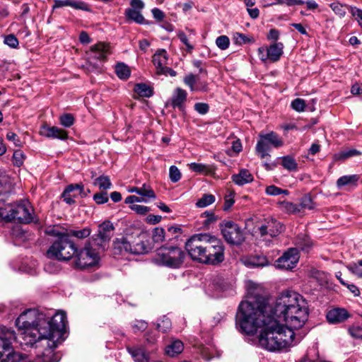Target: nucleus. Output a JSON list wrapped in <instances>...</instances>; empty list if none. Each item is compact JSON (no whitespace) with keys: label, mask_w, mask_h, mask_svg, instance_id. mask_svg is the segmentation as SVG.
<instances>
[{"label":"nucleus","mask_w":362,"mask_h":362,"mask_svg":"<svg viewBox=\"0 0 362 362\" xmlns=\"http://www.w3.org/2000/svg\"><path fill=\"white\" fill-rule=\"evenodd\" d=\"M246 286L247 300L240 303L236 315V324L240 330L252 334L262 328L259 344L270 351L296 344L293 329L302 327L308 320L307 300L296 291H286L277 298L274 305H271L262 285L248 281Z\"/></svg>","instance_id":"nucleus-1"},{"label":"nucleus","mask_w":362,"mask_h":362,"mask_svg":"<svg viewBox=\"0 0 362 362\" xmlns=\"http://www.w3.org/2000/svg\"><path fill=\"white\" fill-rule=\"evenodd\" d=\"M66 316L64 312H58L52 317L36 309H28L20 315L16 320L18 328L21 346H33L37 341L47 337H60V332L65 329Z\"/></svg>","instance_id":"nucleus-2"},{"label":"nucleus","mask_w":362,"mask_h":362,"mask_svg":"<svg viewBox=\"0 0 362 362\" xmlns=\"http://www.w3.org/2000/svg\"><path fill=\"white\" fill-rule=\"evenodd\" d=\"M0 216L7 221L17 220L22 223L38 222V218L34 214L33 207L26 200L5 204L0 207Z\"/></svg>","instance_id":"nucleus-3"},{"label":"nucleus","mask_w":362,"mask_h":362,"mask_svg":"<svg viewBox=\"0 0 362 362\" xmlns=\"http://www.w3.org/2000/svg\"><path fill=\"white\" fill-rule=\"evenodd\" d=\"M48 233L58 239L48 249L47 256L61 261L72 258L76 253V247L74 242L69 239L67 234L56 228L51 229Z\"/></svg>","instance_id":"nucleus-4"},{"label":"nucleus","mask_w":362,"mask_h":362,"mask_svg":"<svg viewBox=\"0 0 362 362\" xmlns=\"http://www.w3.org/2000/svg\"><path fill=\"white\" fill-rule=\"evenodd\" d=\"M19 340L12 328L0 326V362H21L25 359V356L14 351L12 346Z\"/></svg>","instance_id":"nucleus-5"},{"label":"nucleus","mask_w":362,"mask_h":362,"mask_svg":"<svg viewBox=\"0 0 362 362\" xmlns=\"http://www.w3.org/2000/svg\"><path fill=\"white\" fill-rule=\"evenodd\" d=\"M185 253L177 246H162L157 249L153 261L156 264L172 269L180 268L184 263Z\"/></svg>","instance_id":"nucleus-6"},{"label":"nucleus","mask_w":362,"mask_h":362,"mask_svg":"<svg viewBox=\"0 0 362 362\" xmlns=\"http://www.w3.org/2000/svg\"><path fill=\"white\" fill-rule=\"evenodd\" d=\"M148 251V246L139 237L135 238L132 235H126L117 238L113 241L114 255H141L147 253Z\"/></svg>","instance_id":"nucleus-7"},{"label":"nucleus","mask_w":362,"mask_h":362,"mask_svg":"<svg viewBox=\"0 0 362 362\" xmlns=\"http://www.w3.org/2000/svg\"><path fill=\"white\" fill-rule=\"evenodd\" d=\"M209 233H199L192 235L185 243V250L194 261L204 264L209 241Z\"/></svg>","instance_id":"nucleus-8"},{"label":"nucleus","mask_w":362,"mask_h":362,"mask_svg":"<svg viewBox=\"0 0 362 362\" xmlns=\"http://www.w3.org/2000/svg\"><path fill=\"white\" fill-rule=\"evenodd\" d=\"M224 240L230 245H240L245 241L241 227L233 221H223L219 225Z\"/></svg>","instance_id":"nucleus-9"},{"label":"nucleus","mask_w":362,"mask_h":362,"mask_svg":"<svg viewBox=\"0 0 362 362\" xmlns=\"http://www.w3.org/2000/svg\"><path fill=\"white\" fill-rule=\"evenodd\" d=\"M114 230L115 227L110 221H105L100 223L97 233L91 238L92 245L97 247L98 251H105L109 247Z\"/></svg>","instance_id":"nucleus-10"},{"label":"nucleus","mask_w":362,"mask_h":362,"mask_svg":"<svg viewBox=\"0 0 362 362\" xmlns=\"http://www.w3.org/2000/svg\"><path fill=\"white\" fill-rule=\"evenodd\" d=\"M209 238L204 264L216 265L224 260V245L222 240L214 235L210 234Z\"/></svg>","instance_id":"nucleus-11"},{"label":"nucleus","mask_w":362,"mask_h":362,"mask_svg":"<svg viewBox=\"0 0 362 362\" xmlns=\"http://www.w3.org/2000/svg\"><path fill=\"white\" fill-rule=\"evenodd\" d=\"M93 248L91 243H86L84 248L77 252L74 261L75 267L80 269H86L95 266L99 261L98 252Z\"/></svg>","instance_id":"nucleus-12"},{"label":"nucleus","mask_w":362,"mask_h":362,"mask_svg":"<svg viewBox=\"0 0 362 362\" xmlns=\"http://www.w3.org/2000/svg\"><path fill=\"white\" fill-rule=\"evenodd\" d=\"M283 145V141L275 133L271 132L264 135H261L256 146V151L259 157L263 159L267 156H269L268 151H270L271 146L275 148L280 147Z\"/></svg>","instance_id":"nucleus-13"},{"label":"nucleus","mask_w":362,"mask_h":362,"mask_svg":"<svg viewBox=\"0 0 362 362\" xmlns=\"http://www.w3.org/2000/svg\"><path fill=\"white\" fill-rule=\"evenodd\" d=\"M65 329H62L60 332V337H43L47 340V348L40 356L41 362H59L61 359V354L59 353L54 352V349H56L59 344L64 341L63 335Z\"/></svg>","instance_id":"nucleus-14"},{"label":"nucleus","mask_w":362,"mask_h":362,"mask_svg":"<svg viewBox=\"0 0 362 362\" xmlns=\"http://www.w3.org/2000/svg\"><path fill=\"white\" fill-rule=\"evenodd\" d=\"M284 226L279 221L272 218L264 219V222L258 228L262 237L269 235L272 238L278 236L284 231Z\"/></svg>","instance_id":"nucleus-15"},{"label":"nucleus","mask_w":362,"mask_h":362,"mask_svg":"<svg viewBox=\"0 0 362 362\" xmlns=\"http://www.w3.org/2000/svg\"><path fill=\"white\" fill-rule=\"evenodd\" d=\"M299 259L296 248H290L276 260V267L280 269H291L296 267Z\"/></svg>","instance_id":"nucleus-16"},{"label":"nucleus","mask_w":362,"mask_h":362,"mask_svg":"<svg viewBox=\"0 0 362 362\" xmlns=\"http://www.w3.org/2000/svg\"><path fill=\"white\" fill-rule=\"evenodd\" d=\"M350 317L349 313L346 309L341 308L331 309L326 315L328 322L332 325L342 323Z\"/></svg>","instance_id":"nucleus-17"},{"label":"nucleus","mask_w":362,"mask_h":362,"mask_svg":"<svg viewBox=\"0 0 362 362\" xmlns=\"http://www.w3.org/2000/svg\"><path fill=\"white\" fill-rule=\"evenodd\" d=\"M83 191L82 184H71L68 185L62 193L64 202L69 204L75 203V198L80 195Z\"/></svg>","instance_id":"nucleus-18"},{"label":"nucleus","mask_w":362,"mask_h":362,"mask_svg":"<svg viewBox=\"0 0 362 362\" xmlns=\"http://www.w3.org/2000/svg\"><path fill=\"white\" fill-rule=\"evenodd\" d=\"M187 93L186 90L180 88H176L173 92L170 100L168 102L173 108H178L183 110L185 103L187 100Z\"/></svg>","instance_id":"nucleus-19"},{"label":"nucleus","mask_w":362,"mask_h":362,"mask_svg":"<svg viewBox=\"0 0 362 362\" xmlns=\"http://www.w3.org/2000/svg\"><path fill=\"white\" fill-rule=\"evenodd\" d=\"M127 351L135 362H149V354L142 346H128Z\"/></svg>","instance_id":"nucleus-20"},{"label":"nucleus","mask_w":362,"mask_h":362,"mask_svg":"<svg viewBox=\"0 0 362 362\" xmlns=\"http://www.w3.org/2000/svg\"><path fill=\"white\" fill-rule=\"evenodd\" d=\"M168 60V53L165 49L158 50L153 56V63L156 68L157 74H160L167 66Z\"/></svg>","instance_id":"nucleus-21"},{"label":"nucleus","mask_w":362,"mask_h":362,"mask_svg":"<svg viewBox=\"0 0 362 362\" xmlns=\"http://www.w3.org/2000/svg\"><path fill=\"white\" fill-rule=\"evenodd\" d=\"M64 6H70L73 8L83 11L88 10V5L86 3L74 0H54L52 9L54 10Z\"/></svg>","instance_id":"nucleus-22"},{"label":"nucleus","mask_w":362,"mask_h":362,"mask_svg":"<svg viewBox=\"0 0 362 362\" xmlns=\"http://www.w3.org/2000/svg\"><path fill=\"white\" fill-rule=\"evenodd\" d=\"M284 45L281 42H275L267 47V55L269 61L276 62L279 60L283 54Z\"/></svg>","instance_id":"nucleus-23"},{"label":"nucleus","mask_w":362,"mask_h":362,"mask_svg":"<svg viewBox=\"0 0 362 362\" xmlns=\"http://www.w3.org/2000/svg\"><path fill=\"white\" fill-rule=\"evenodd\" d=\"M11 189L12 185L9 177L6 175H0V204L8 199Z\"/></svg>","instance_id":"nucleus-24"},{"label":"nucleus","mask_w":362,"mask_h":362,"mask_svg":"<svg viewBox=\"0 0 362 362\" xmlns=\"http://www.w3.org/2000/svg\"><path fill=\"white\" fill-rule=\"evenodd\" d=\"M253 179V175L247 169H241L238 174L232 176V180L240 186L252 182Z\"/></svg>","instance_id":"nucleus-25"},{"label":"nucleus","mask_w":362,"mask_h":362,"mask_svg":"<svg viewBox=\"0 0 362 362\" xmlns=\"http://www.w3.org/2000/svg\"><path fill=\"white\" fill-rule=\"evenodd\" d=\"M90 51L94 58L103 60L110 54V47L104 43H98L92 46Z\"/></svg>","instance_id":"nucleus-26"},{"label":"nucleus","mask_w":362,"mask_h":362,"mask_svg":"<svg viewBox=\"0 0 362 362\" xmlns=\"http://www.w3.org/2000/svg\"><path fill=\"white\" fill-rule=\"evenodd\" d=\"M196 82L197 77L192 74H189L184 78L185 84L189 86L192 92L206 90L207 85L206 83H200L197 86H195Z\"/></svg>","instance_id":"nucleus-27"},{"label":"nucleus","mask_w":362,"mask_h":362,"mask_svg":"<svg viewBox=\"0 0 362 362\" xmlns=\"http://www.w3.org/2000/svg\"><path fill=\"white\" fill-rule=\"evenodd\" d=\"M44 135L48 138L65 140L68 137L67 132L59 127H52L44 128Z\"/></svg>","instance_id":"nucleus-28"},{"label":"nucleus","mask_w":362,"mask_h":362,"mask_svg":"<svg viewBox=\"0 0 362 362\" xmlns=\"http://www.w3.org/2000/svg\"><path fill=\"white\" fill-rule=\"evenodd\" d=\"M189 168L195 173L202 175H211L214 173V168L212 165L198 163H191L188 164Z\"/></svg>","instance_id":"nucleus-29"},{"label":"nucleus","mask_w":362,"mask_h":362,"mask_svg":"<svg viewBox=\"0 0 362 362\" xmlns=\"http://www.w3.org/2000/svg\"><path fill=\"white\" fill-rule=\"evenodd\" d=\"M184 344L180 340H174L165 348V353L170 357H174L182 352Z\"/></svg>","instance_id":"nucleus-30"},{"label":"nucleus","mask_w":362,"mask_h":362,"mask_svg":"<svg viewBox=\"0 0 362 362\" xmlns=\"http://www.w3.org/2000/svg\"><path fill=\"white\" fill-rule=\"evenodd\" d=\"M245 264L251 267H262L268 264V260L264 256L255 255L248 257Z\"/></svg>","instance_id":"nucleus-31"},{"label":"nucleus","mask_w":362,"mask_h":362,"mask_svg":"<svg viewBox=\"0 0 362 362\" xmlns=\"http://www.w3.org/2000/svg\"><path fill=\"white\" fill-rule=\"evenodd\" d=\"M141 11L136 10L134 8H127L125 11V16L128 20L134 21L138 24H144L145 18L142 16Z\"/></svg>","instance_id":"nucleus-32"},{"label":"nucleus","mask_w":362,"mask_h":362,"mask_svg":"<svg viewBox=\"0 0 362 362\" xmlns=\"http://www.w3.org/2000/svg\"><path fill=\"white\" fill-rule=\"evenodd\" d=\"M62 231L64 233L67 234V237L69 238L71 236L76 237L78 239H83L87 237H88L90 235L91 230L89 228H84L81 230H68V229H63Z\"/></svg>","instance_id":"nucleus-33"},{"label":"nucleus","mask_w":362,"mask_h":362,"mask_svg":"<svg viewBox=\"0 0 362 362\" xmlns=\"http://www.w3.org/2000/svg\"><path fill=\"white\" fill-rule=\"evenodd\" d=\"M296 245L301 250L308 251L310 248L312 243L308 236L304 234H300L296 238Z\"/></svg>","instance_id":"nucleus-34"},{"label":"nucleus","mask_w":362,"mask_h":362,"mask_svg":"<svg viewBox=\"0 0 362 362\" xmlns=\"http://www.w3.org/2000/svg\"><path fill=\"white\" fill-rule=\"evenodd\" d=\"M279 208L288 214H296L300 211V206L298 204L289 202H279L278 203Z\"/></svg>","instance_id":"nucleus-35"},{"label":"nucleus","mask_w":362,"mask_h":362,"mask_svg":"<svg viewBox=\"0 0 362 362\" xmlns=\"http://www.w3.org/2000/svg\"><path fill=\"white\" fill-rule=\"evenodd\" d=\"M115 73L120 79L127 80L129 77L131 71L127 65L124 63H118L115 66Z\"/></svg>","instance_id":"nucleus-36"},{"label":"nucleus","mask_w":362,"mask_h":362,"mask_svg":"<svg viewBox=\"0 0 362 362\" xmlns=\"http://www.w3.org/2000/svg\"><path fill=\"white\" fill-rule=\"evenodd\" d=\"M134 91L141 97L149 98L153 95L151 87L145 83L136 84Z\"/></svg>","instance_id":"nucleus-37"},{"label":"nucleus","mask_w":362,"mask_h":362,"mask_svg":"<svg viewBox=\"0 0 362 362\" xmlns=\"http://www.w3.org/2000/svg\"><path fill=\"white\" fill-rule=\"evenodd\" d=\"M139 189H140L139 195L141 196V198L147 199V202L156 197L152 187L147 183H144L141 187H139Z\"/></svg>","instance_id":"nucleus-38"},{"label":"nucleus","mask_w":362,"mask_h":362,"mask_svg":"<svg viewBox=\"0 0 362 362\" xmlns=\"http://www.w3.org/2000/svg\"><path fill=\"white\" fill-rule=\"evenodd\" d=\"M94 185L102 190H107L112 186L110 178L105 175H101L97 177L94 181Z\"/></svg>","instance_id":"nucleus-39"},{"label":"nucleus","mask_w":362,"mask_h":362,"mask_svg":"<svg viewBox=\"0 0 362 362\" xmlns=\"http://www.w3.org/2000/svg\"><path fill=\"white\" fill-rule=\"evenodd\" d=\"M233 40L235 44L242 45L247 43L254 42L255 40L252 37H249L245 34L235 33L233 35Z\"/></svg>","instance_id":"nucleus-40"},{"label":"nucleus","mask_w":362,"mask_h":362,"mask_svg":"<svg viewBox=\"0 0 362 362\" xmlns=\"http://www.w3.org/2000/svg\"><path fill=\"white\" fill-rule=\"evenodd\" d=\"M282 159V165L284 168L288 170L293 171L297 169V163L293 158L289 156H283Z\"/></svg>","instance_id":"nucleus-41"},{"label":"nucleus","mask_w":362,"mask_h":362,"mask_svg":"<svg viewBox=\"0 0 362 362\" xmlns=\"http://www.w3.org/2000/svg\"><path fill=\"white\" fill-rule=\"evenodd\" d=\"M215 202V197L212 194H204L196 203L199 208L206 207Z\"/></svg>","instance_id":"nucleus-42"},{"label":"nucleus","mask_w":362,"mask_h":362,"mask_svg":"<svg viewBox=\"0 0 362 362\" xmlns=\"http://www.w3.org/2000/svg\"><path fill=\"white\" fill-rule=\"evenodd\" d=\"M265 192L270 196H278L280 194L288 195L289 194L287 189H283L275 185L268 186L265 189Z\"/></svg>","instance_id":"nucleus-43"},{"label":"nucleus","mask_w":362,"mask_h":362,"mask_svg":"<svg viewBox=\"0 0 362 362\" xmlns=\"http://www.w3.org/2000/svg\"><path fill=\"white\" fill-rule=\"evenodd\" d=\"M347 268L351 273L358 277L362 278V259L349 264Z\"/></svg>","instance_id":"nucleus-44"},{"label":"nucleus","mask_w":362,"mask_h":362,"mask_svg":"<svg viewBox=\"0 0 362 362\" xmlns=\"http://www.w3.org/2000/svg\"><path fill=\"white\" fill-rule=\"evenodd\" d=\"M349 334L354 339H362V327L353 325L348 328Z\"/></svg>","instance_id":"nucleus-45"},{"label":"nucleus","mask_w":362,"mask_h":362,"mask_svg":"<svg viewBox=\"0 0 362 362\" xmlns=\"http://www.w3.org/2000/svg\"><path fill=\"white\" fill-rule=\"evenodd\" d=\"M300 209H313L315 208V204L313 202V199L310 195H305L301 198L300 205Z\"/></svg>","instance_id":"nucleus-46"},{"label":"nucleus","mask_w":362,"mask_h":362,"mask_svg":"<svg viewBox=\"0 0 362 362\" xmlns=\"http://www.w3.org/2000/svg\"><path fill=\"white\" fill-rule=\"evenodd\" d=\"M330 8L332 10L339 16V17L342 18L346 14V11L344 9V7L346 6V5H342L339 2H333L329 4Z\"/></svg>","instance_id":"nucleus-47"},{"label":"nucleus","mask_w":362,"mask_h":362,"mask_svg":"<svg viewBox=\"0 0 362 362\" xmlns=\"http://www.w3.org/2000/svg\"><path fill=\"white\" fill-rule=\"evenodd\" d=\"M216 45L221 50H225L229 47L230 40L226 35H221L216 38Z\"/></svg>","instance_id":"nucleus-48"},{"label":"nucleus","mask_w":362,"mask_h":362,"mask_svg":"<svg viewBox=\"0 0 362 362\" xmlns=\"http://www.w3.org/2000/svg\"><path fill=\"white\" fill-rule=\"evenodd\" d=\"M356 180L357 179L356 175L342 176L337 180V185L338 187H341L343 186L355 182Z\"/></svg>","instance_id":"nucleus-49"},{"label":"nucleus","mask_w":362,"mask_h":362,"mask_svg":"<svg viewBox=\"0 0 362 362\" xmlns=\"http://www.w3.org/2000/svg\"><path fill=\"white\" fill-rule=\"evenodd\" d=\"M165 231L163 228H156L153 232V238L154 242H163L165 239Z\"/></svg>","instance_id":"nucleus-50"},{"label":"nucleus","mask_w":362,"mask_h":362,"mask_svg":"<svg viewBox=\"0 0 362 362\" xmlns=\"http://www.w3.org/2000/svg\"><path fill=\"white\" fill-rule=\"evenodd\" d=\"M177 37L180 40V41L186 46L187 51L188 52H192L194 49V45L189 42L188 37L186 34L182 31H179L177 33Z\"/></svg>","instance_id":"nucleus-51"},{"label":"nucleus","mask_w":362,"mask_h":362,"mask_svg":"<svg viewBox=\"0 0 362 362\" xmlns=\"http://www.w3.org/2000/svg\"><path fill=\"white\" fill-rule=\"evenodd\" d=\"M171 321L169 318L163 317V319L157 324V329L163 332H166L171 328Z\"/></svg>","instance_id":"nucleus-52"},{"label":"nucleus","mask_w":362,"mask_h":362,"mask_svg":"<svg viewBox=\"0 0 362 362\" xmlns=\"http://www.w3.org/2000/svg\"><path fill=\"white\" fill-rule=\"evenodd\" d=\"M169 177L173 182H177L181 178V173L176 166L172 165L169 169Z\"/></svg>","instance_id":"nucleus-53"},{"label":"nucleus","mask_w":362,"mask_h":362,"mask_svg":"<svg viewBox=\"0 0 362 362\" xmlns=\"http://www.w3.org/2000/svg\"><path fill=\"white\" fill-rule=\"evenodd\" d=\"M74 122V116L71 114H64L60 117V123L65 127H70Z\"/></svg>","instance_id":"nucleus-54"},{"label":"nucleus","mask_w":362,"mask_h":362,"mask_svg":"<svg viewBox=\"0 0 362 362\" xmlns=\"http://www.w3.org/2000/svg\"><path fill=\"white\" fill-rule=\"evenodd\" d=\"M349 11L351 15L358 23V25L362 28V10L355 6H349Z\"/></svg>","instance_id":"nucleus-55"},{"label":"nucleus","mask_w":362,"mask_h":362,"mask_svg":"<svg viewBox=\"0 0 362 362\" xmlns=\"http://www.w3.org/2000/svg\"><path fill=\"white\" fill-rule=\"evenodd\" d=\"M291 107L297 112H303L305 107V100L301 98H296L292 101Z\"/></svg>","instance_id":"nucleus-56"},{"label":"nucleus","mask_w":362,"mask_h":362,"mask_svg":"<svg viewBox=\"0 0 362 362\" xmlns=\"http://www.w3.org/2000/svg\"><path fill=\"white\" fill-rule=\"evenodd\" d=\"M24 154L21 150H17L13 153V159L15 165L20 167L24 161Z\"/></svg>","instance_id":"nucleus-57"},{"label":"nucleus","mask_w":362,"mask_h":362,"mask_svg":"<svg viewBox=\"0 0 362 362\" xmlns=\"http://www.w3.org/2000/svg\"><path fill=\"white\" fill-rule=\"evenodd\" d=\"M4 42L11 48H16L18 46V40L13 34L6 36Z\"/></svg>","instance_id":"nucleus-58"},{"label":"nucleus","mask_w":362,"mask_h":362,"mask_svg":"<svg viewBox=\"0 0 362 362\" xmlns=\"http://www.w3.org/2000/svg\"><path fill=\"white\" fill-rule=\"evenodd\" d=\"M108 197L107 192L96 193L93 195V200L98 204H103L108 202Z\"/></svg>","instance_id":"nucleus-59"},{"label":"nucleus","mask_w":362,"mask_h":362,"mask_svg":"<svg viewBox=\"0 0 362 362\" xmlns=\"http://www.w3.org/2000/svg\"><path fill=\"white\" fill-rule=\"evenodd\" d=\"M130 209L140 215H144L150 211L149 207L139 204H132L130 206Z\"/></svg>","instance_id":"nucleus-60"},{"label":"nucleus","mask_w":362,"mask_h":362,"mask_svg":"<svg viewBox=\"0 0 362 362\" xmlns=\"http://www.w3.org/2000/svg\"><path fill=\"white\" fill-rule=\"evenodd\" d=\"M147 327H148L147 322L144 320H136L132 325V328H133L134 332H140V331L143 332L147 328Z\"/></svg>","instance_id":"nucleus-61"},{"label":"nucleus","mask_w":362,"mask_h":362,"mask_svg":"<svg viewBox=\"0 0 362 362\" xmlns=\"http://www.w3.org/2000/svg\"><path fill=\"white\" fill-rule=\"evenodd\" d=\"M194 110L201 115H205L209 112V106L205 103H197L194 105Z\"/></svg>","instance_id":"nucleus-62"},{"label":"nucleus","mask_w":362,"mask_h":362,"mask_svg":"<svg viewBox=\"0 0 362 362\" xmlns=\"http://www.w3.org/2000/svg\"><path fill=\"white\" fill-rule=\"evenodd\" d=\"M358 155H361L360 151H358L356 149H350V150L344 151L341 152L339 154V158L341 159H346L349 157H352L354 156H358Z\"/></svg>","instance_id":"nucleus-63"},{"label":"nucleus","mask_w":362,"mask_h":362,"mask_svg":"<svg viewBox=\"0 0 362 362\" xmlns=\"http://www.w3.org/2000/svg\"><path fill=\"white\" fill-rule=\"evenodd\" d=\"M202 216L206 218L204 222V225H209L216 220L214 213L212 211H205L202 214Z\"/></svg>","instance_id":"nucleus-64"}]
</instances>
